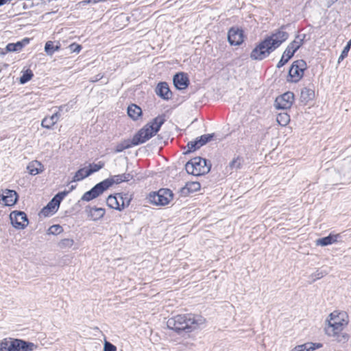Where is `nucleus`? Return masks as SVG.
Wrapping results in <instances>:
<instances>
[{
  "instance_id": "2f4dec72",
  "label": "nucleus",
  "mask_w": 351,
  "mask_h": 351,
  "mask_svg": "<svg viewBox=\"0 0 351 351\" xmlns=\"http://www.w3.org/2000/svg\"><path fill=\"white\" fill-rule=\"evenodd\" d=\"M88 176L89 175H87V169H86L85 168H81L75 173L72 182L80 181Z\"/></svg>"
},
{
  "instance_id": "58836bf2",
  "label": "nucleus",
  "mask_w": 351,
  "mask_h": 351,
  "mask_svg": "<svg viewBox=\"0 0 351 351\" xmlns=\"http://www.w3.org/2000/svg\"><path fill=\"white\" fill-rule=\"evenodd\" d=\"M317 244L320 245L322 246H326V245L332 244L330 234H329L327 237L319 239L317 241Z\"/></svg>"
},
{
  "instance_id": "a19ab883",
  "label": "nucleus",
  "mask_w": 351,
  "mask_h": 351,
  "mask_svg": "<svg viewBox=\"0 0 351 351\" xmlns=\"http://www.w3.org/2000/svg\"><path fill=\"white\" fill-rule=\"evenodd\" d=\"M60 204L55 202L54 199H52L47 204V209H50L52 213H55L59 208Z\"/></svg>"
},
{
  "instance_id": "5701e85b",
  "label": "nucleus",
  "mask_w": 351,
  "mask_h": 351,
  "mask_svg": "<svg viewBox=\"0 0 351 351\" xmlns=\"http://www.w3.org/2000/svg\"><path fill=\"white\" fill-rule=\"evenodd\" d=\"M117 198L118 199L119 204L120 206V211L124 208L128 206L130 204L132 197L128 193H117Z\"/></svg>"
},
{
  "instance_id": "09e8293b",
  "label": "nucleus",
  "mask_w": 351,
  "mask_h": 351,
  "mask_svg": "<svg viewBox=\"0 0 351 351\" xmlns=\"http://www.w3.org/2000/svg\"><path fill=\"white\" fill-rule=\"evenodd\" d=\"M53 213L50 209H47V206H45L41 210V214L45 217H47Z\"/></svg>"
},
{
  "instance_id": "f03ea898",
  "label": "nucleus",
  "mask_w": 351,
  "mask_h": 351,
  "mask_svg": "<svg viewBox=\"0 0 351 351\" xmlns=\"http://www.w3.org/2000/svg\"><path fill=\"white\" fill-rule=\"evenodd\" d=\"M206 319L199 315L183 314L170 317L167 321L168 328L175 331L178 335L189 333L200 328L204 324Z\"/></svg>"
},
{
  "instance_id": "e433bc0d",
  "label": "nucleus",
  "mask_w": 351,
  "mask_h": 351,
  "mask_svg": "<svg viewBox=\"0 0 351 351\" xmlns=\"http://www.w3.org/2000/svg\"><path fill=\"white\" fill-rule=\"evenodd\" d=\"M74 243V241L72 239H64L58 243V246L61 249L66 247H71Z\"/></svg>"
},
{
  "instance_id": "bb28decb",
  "label": "nucleus",
  "mask_w": 351,
  "mask_h": 351,
  "mask_svg": "<svg viewBox=\"0 0 351 351\" xmlns=\"http://www.w3.org/2000/svg\"><path fill=\"white\" fill-rule=\"evenodd\" d=\"M42 164L38 161H34L27 166L29 173L32 176H36L42 171Z\"/></svg>"
},
{
  "instance_id": "ea45409f",
  "label": "nucleus",
  "mask_w": 351,
  "mask_h": 351,
  "mask_svg": "<svg viewBox=\"0 0 351 351\" xmlns=\"http://www.w3.org/2000/svg\"><path fill=\"white\" fill-rule=\"evenodd\" d=\"M69 191H64L58 193L53 198L54 199V201L59 203L60 204V202L62 201V199L69 194Z\"/></svg>"
},
{
  "instance_id": "c85d7f7f",
  "label": "nucleus",
  "mask_w": 351,
  "mask_h": 351,
  "mask_svg": "<svg viewBox=\"0 0 351 351\" xmlns=\"http://www.w3.org/2000/svg\"><path fill=\"white\" fill-rule=\"evenodd\" d=\"M132 146H134L132 144V140H130V139L124 140L123 141H121V143H118L116 145L114 152L116 153H119L126 149H129V148L132 147Z\"/></svg>"
},
{
  "instance_id": "5fc2aeb1",
  "label": "nucleus",
  "mask_w": 351,
  "mask_h": 351,
  "mask_svg": "<svg viewBox=\"0 0 351 351\" xmlns=\"http://www.w3.org/2000/svg\"><path fill=\"white\" fill-rule=\"evenodd\" d=\"M337 1H338V0H330V1H331L330 5H331V4H332V3H334L335 2Z\"/></svg>"
},
{
  "instance_id": "1a4fd4ad",
  "label": "nucleus",
  "mask_w": 351,
  "mask_h": 351,
  "mask_svg": "<svg viewBox=\"0 0 351 351\" xmlns=\"http://www.w3.org/2000/svg\"><path fill=\"white\" fill-rule=\"evenodd\" d=\"M306 69L307 65L304 60L294 61L289 70L287 81L294 83L298 82L303 77Z\"/></svg>"
},
{
  "instance_id": "2eb2a0df",
  "label": "nucleus",
  "mask_w": 351,
  "mask_h": 351,
  "mask_svg": "<svg viewBox=\"0 0 351 351\" xmlns=\"http://www.w3.org/2000/svg\"><path fill=\"white\" fill-rule=\"evenodd\" d=\"M173 82L177 89L184 90L188 87L189 79L186 73L180 72L173 76Z\"/></svg>"
},
{
  "instance_id": "39448f33",
  "label": "nucleus",
  "mask_w": 351,
  "mask_h": 351,
  "mask_svg": "<svg viewBox=\"0 0 351 351\" xmlns=\"http://www.w3.org/2000/svg\"><path fill=\"white\" fill-rule=\"evenodd\" d=\"M34 347L33 343L19 339L5 338L0 341V351H32Z\"/></svg>"
},
{
  "instance_id": "cd10ccee",
  "label": "nucleus",
  "mask_w": 351,
  "mask_h": 351,
  "mask_svg": "<svg viewBox=\"0 0 351 351\" xmlns=\"http://www.w3.org/2000/svg\"><path fill=\"white\" fill-rule=\"evenodd\" d=\"M60 45H54L53 41H47L45 45V51L49 56H52L55 51H59Z\"/></svg>"
},
{
  "instance_id": "49530a36",
  "label": "nucleus",
  "mask_w": 351,
  "mask_h": 351,
  "mask_svg": "<svg viewBox=\"0 0 351 351\" xmlns=\"http://www.w3.org/2000/svg\"><path fill=\"white\" fill-rule=\"evenodd\" d=\"M349 51V49L344 47L341 53V55L338 58V63H340L344 58H346L348 56Z\"/></svg>"
},
{
  "instance_id": "b1692460",
  "label": "nucleus",
  "mask_w": 351,
  "mask_h": 351,
  "mask_svg": "<svg viewBox=\"0 0 351 351\" xmlns=\"http://www.w3.org/2000/svg\"><path fill=\"white\" fill-rule=\"evenodd\" d=\"M315 97L314 90L304 87L301 90L300 98L302 102L307 103L308 101L313 100Z\"/></svg>"
},
{
  "instance_id": "864d4df0",
  "label": "nucleus",
  "mask_w": 351,
  "mask_h": 351,
  "mask_svg": "<svg viewBox=\"0 0 351 351\" xmlns=\"http://www.w3.org/2000/svg\"><path fill=\"white\" fill-rule=\"evenodd\" d=\"M75 187H76V186H75V185H72V186L70 187V189H69V190L68 191H69V193H70L71 191H72L73 190H74V189H75Z\"/></svg>"
},
{
  "instance_id": "423d86ee",
  "label": "nucleus",
  "mask_w": 351,
  "mask_h": 351,
  "mask_svg": "<svg viewBox=\"0 0 351 351\" xmlns=\"http://www.w3.org/2000/svg\"><path fill=\"white\" fill-rule=\"evenodd\" d=\"M328 325L325 327L326 334L332 337L339 343L348 341L349 335L342 332L343 328L348 325V322H335L334 319L327 320Z\"/></svg>"
},
{
  "instance_id": "f704fd0d",
  "label": "nucleus",
  "mask_w": 351,
  "mask_h": 351,
  "mask_svg": "<svg viewBox=\"0 0 351 351\" xmlns=\"http://www.w3.org/2000/svg\"><path fill=\"white\" fill-rule=\"evenodd\" d=\"M63 231V228L61 226L56 224L50 226L47 230L48 234L58 235Z\"/></svg>"
},
{
  "instance_id": "ddd939ff",
  "label": "nucleus",
  "mask_w": 351,
  "mask_h": 351,
  "mask_svg": "<svg viewBox=\"0 0 351 351\" xmlns=\"http://www.w3.org/2000/svg\"><path fill=\"white\" fill-rule=\"evenodd\" d=\"M0 197H1L2 204L6 206H12L18 201L19 195L14 190L2 189L0 191Z\"/></svg>"
},
{
  "instance_id": "c9c22d12",
  "label": "nucleus",
  "mask_w": 351,
  "mask_h": 351,
  "mask_svg": "<svg viewBox=\"0 0 351 351\" xmlns=\"http://www.w3.org/2000/svg\"><path fill=\"white\" fill-rule=\"evenodd\" d=\"M242 158L237 157L234 158L229 164V167L231 170H237L240 169L242 163Z\"/></svg>"
},
{
  "instance_id": "dca6fc26",
  "label": "nucleus",
  "mask_w": 351,
  "mask_h": 351,
  "mask_svg": "<svg viewBox=\"0 0 351 351\" xmlns=\"http://www.w3.org/2000/svg\"><path fill=\"white\" fill-rule=\"evenodd\" d=\"M156 93L158 96L165 100H169L172 97V93L167 82L158 83L156 88Z\"/></svg>"
},
{
  "instance_id": "0eeeda50",
  "label": "nucleus",
  "mask_w": 351,
  "mask_h": 351,
  "mask_svg": "<svg viewBox=\"0 0 351 351\" xmlns=\"http://www.w3.org/2000/svg\"><path fill=\"white\" fill-rule=\"evenodd\" d=\"M173 192L169 189H160L157 192H152L147 199L149 202L156 206L167 205L173 199Z\"/></svg>"
},
{
  "instance_id": "79ce46f5",
  "label": "nucleus",
  "mask_w": 351,
  "mask_h": 351,
  "mask_svg": "<svg viewBox=\"0 0 351 351\" xmlns=\"http://www.w3.org/2000/svg\"><path fill=\"white\" fill-rule=\"evenodd\" d=\"M326 274H327V271H319V270H317V271H316V272L313 273L311 275V276L313 278V280L312 281L315 282L316 280L322 278V277H324Z\"/></svg>"
},
{
  "instance_id": "a18cd8bd",
  "label": "nucleus",
  "mask_w": 351,
  "mask_h": 351,
  "mask_svg": "<svg viewBox=\"0 0 351 351\" xmlns=\"http://www.w3.org/2000/svg\"><path fill=\"white\" fill-rule=\"evenodd\" d=\"M69 47L71 51L75 53H79L82 49V46L75 43L71 44Z\"/></svg>"
},
{
  "instance_id": "412c9836",
  "label": "nucleus",
  "mask_w": 351,
  "mask_h": 351,
  "mask_svg": "<svg viewBox=\"0 0 351 351\" xmlns=\"http://www.w3.org/2000/svg\"><path fill=\"white\" fill-rule=\"evenodd\" d=\"M109 183L106 180H104L97 184H95L91 189V192L93 194V196L97 198L100 195H101L105 191L109 189Z\"/></svg>"
},
{
  "instance_id": "72a5a7b5",
  "label": "nucleus",
  "mask_w": 351,
  "mask_h": 351,
  "mask_svg": "<svg viewBox=\"0 0 351 351\" xmlns=\"http://www.w3.org/2000/svg\"><path fill=\"white\" fill-rule=\"evenodd\" d=\"M33 76V72L30 69L26 70L20 77V83L22 84L27 83Z\"/></svg>"
},
{
  "instance_id": "de8ad7c7",
  "label": "nucleus",
  "mask_w": 351,
  "mask_h": 351,
  "mask_svg": "<svg viewBox=\"0 0 351 351\" xmlns=\"http://www.w3.org/2000/svg\"><path fill=\"white\" fill-rule=\"evenodd\" d=\"M58 110L57 112H60V117L61 116L62 112H69V110H70V108L68 106V104L60 106L59 107H58Z\"/></svg>"
},
{
  "instance_id": "473e14b6",
  "label": "nucleus",
  "mask_w": 351,
  "mask_h": 351,
  "mask_svg": "<svg viewBox=\"0 0 351 351\" xmlns=\"http://www.w3.org/2000/svg\"><path fill=\"white\" fill-rule=\"evenodd\" d=\"M105 163L99 161L98 163H92L89 165V169H87V175L90 176L95 172L98 171L104 167Z\"/></svg>"
},
{
  "instance_id": "393cba45",
  "label": "nucleus",
  "mask_w": 351,
  "mask_h": 351,
  "mask_svg": "<svg viewBox=\"0 0 351 351\" xmlns=\"http://www.w3.org/2000/svg\"><path fill=\"white\" fill-rule=\"evenodd\" d=\"M334 319L335 322H348V315L346 312L334 311L330 314L328 320Z\"/></svg>"
},
{
  "instance_id": "603ef678",
  "label": "nucleus",
  "mask_w": 351,
  "mask_h": 351,
  "mask_svg": "<svg viewBox=\"0 0 351 351\" xmlns=\"http://www.w3.org/2000/svg\"><path fill=\"white\" fill-rule=\"evenodd\" d=\"M345 47L350 49V48H351V39L347 43V44L345 46Z\"/></svg>"
},
{
  "instance_id": "3c124183",
  "label": "nucleus",
  "mask_w": 351,
  "mask_h": 351,
  "mask_svg": "<svg viewBox=\"0 0 351 351\" xmlns=\"http://www.w3.org/2000/svg\"><path fill=\"white\" fill-rule=\"evenodd\" d=\"M12 0H0V7L10 3Z\"/></svg>"
},
{
  "instance_id": "f8f14e48",
  "label": "nucleus",
  "mask_w": 351,
  "mask_h": 351,
  "mask_svg": "<svg viewBox=\"0 0 351 351\" xmlns=\"http://www.w3.org/2000/svg\"><path fill=\"white\" fill-rule=\"evenodd\" d=\"M293 101V93L288 91L276 99L275 107L277 109L287 110L292 106Z\"/></svg>"
},
{
  "instance_id": "20e7f679",
  "label": "nucleus",
  "mask_w": 351,
  "mask_h": 351,
  "mask_svg": "<svg viewBox=\"0 0 351 351\" xmlns=\"http://www.w3.org/2000/svg\"><path fill=\"white\" fill-rule=\"evenodd\" d=\"M210 162L201 157H195L185 165L186 172L195 176L208 173L210 171Z\"/></svg>"
},
{
  "instance_id": "aec40b11",
  "label": "nucleus",
  "mask_w": 351,
  "mask_h": 351,
  "mask_svg": "<svg viewBox=\"0 0 351 351\" xmlns=\"http://www.w3.org/2000/svg\"><path fill=\"white\" fill-rule=\"evenodd\" d=\"M60 112H54L51 116L47 117L42 120L41 125L47 129H51L59 120Z\"/></svg>"
},
{
  "instance_id": "6ab92c4d",
  "label": "nucleus",
  "mask_w": 351,
  "mask_h": 351,
  "mask_svg": "<svg viewBox=\"0 0 351 351\" xmlns=\"http://www.w3.org/2000/svg\"><path fill=\"white\" fill-rule=\"evenodd\" d=\"M133 179V176L130 173H123L119 175L113 176L109 178L106 179L110 184V187L114 184H120L123 182H128Z\"/></svg>"
},
{
  "instance_id": "4468645a",
  "label": "nucleus",
  "mask_w": 351,
  "mask_h": 351,
  "mask_svg": "<svg viewBox=\"0 0 351 351\" xmlns=\"http://www.w3.org/2000/svg\"><path fill=\"white\" fill-rule=\"evenodd\" d=\"M228 40L231 45H240L243 41V31L238 27H232L228 34Z\"/></svg>"
},
{
  "instance_id": "4c0bfd02",
  "label": "nucleus",
  "mask_w": 351,
  "mask_h": 351,
  "mask_svg": "<svg viewBox=\"0 0 351 351\" xmlns=\"http://www.w3.org/2000/svg\"><path fill=\"white\" fill-rule=\"evenodd\" d=\"M305 346V351H313L317 348L322 347V344L320 343H306L303 344Z\"/></svg>"
},
{
  "instance_id": "8fccbe9b",
  "label": "nucleus",
  "mask_w": 351,
  "mask_h": 351,
  "mask_svg": "<svg viewBox=\"0 0 351 351\" xmlns=\"http://www.w3.org/2000/svg\"><path fill=\"white\" fill-rule=\"evenodd\" d=\"M330 234L331 237V243H332L337 242L338 241V239L341 237L340 234Z\"/></svg>"
},
{
  "instance_id": "c03bdc74",
  "label": "nucleus",
  "mask_w": 351,
  "mask_h": 351,
  "mask_svg": "<svg viewBox=\"0 0 351 351\" xmlns=\"http://www.w3.org/2000/svg\"><path fill=\"white\" fill-rule=\"evenodd\" d=\"M104 351H117V347L110 342L104 343Z\"/></svg>"
},
{
  "instance_id": "f3484780",
  "label": "nucleus",
  "mask_w": 351,
  "mask_h": 351,
  "mask_svg": "<svg viewBox=\"0 0 351 351\" xmlns=\"http://www.w3.org/2000/svg\"><path fill=\"white\" fill-rule=\"evenodd\" d=\"M200 184L198 182H190L186 183L185 186L180 189L181 196L186 197L190 193L196 192L200 189Z\"/></svg>"
},
{
  "instance_id": "6e6552de",
  "label": "nucleus",
  "mask_w": 351,
  "mask_h": 351,
  "mask_svg": "<svg viewBox=\"0 0 351 351\" xmlns=\"http://www.w3.org/2000/svg\"><path fill=\"white\" fill-rule=\"evenodd\" d=\"M304 37L305 35H303L302 38H300V36H298L294 40L289 44L277 64V68L283 66L293 56L294 53L302 45Z\"/></svg>"
},
{
  "instance_id": "7c9ffc66",
  "label": "nucleus",
  "mask_w": 351,
  "mask_h": 351,
  "mask_svg": "<svg viewBox=\"0 0 351 351\" xmlns=\"http://www.w3.org/2000/svg\"><path fill=\"white\" fill-rule=\"evenodd\" d=\"M277 122L282 126L287 125L290 121V117L287 112L279 113L276 117Z\"/></svg>"
},
{
  "instance_id": "a211bd4d",
  "label": "nucleus",
  "mask_w": 351,
  "mask_h": 351,
  "mask_svg": "<svg viewBox=\"0 0 351 351\" xmlns=\"http://www.w3.org/2000/svg\"><path fill=\"white\" fill-rule=\"evenodd\" d=\"M29 38H25L15 43H8L5 47V50L7 52L21 51L25 46L29 44Z\"/></svg>"
},
{
  "instance_id": "9b49d317",
  "label": "nucleus",
  "mask_w": 351,
  "mask_h": 351,
  "mask_svg": "<svg viewBox=\"0 0 351 351\" xmlns=\"http://www.w3.org/2000/svg\"><path fill=\"white\" fill-rule=\"evenodd\" d=\"M214 134H207L202 135L197 138L195 141H190L187 143V150L184 152L185 154L194 152L201 147L210 142L214 137Z\"/></svg>"
},
{
  "instance_id": "c756f323",
  "label": "nucleus",
  "mask_w": 351,
  "mask_h": 351,
  "mask_svg": "<svg viewBox=\"0 0 351 351\" xmlns=\"http://www.w3.org/2000/svg\"><path fill=\"white\" fill-rule=\"evenodd\" d=\"M106 204L109 207L120 211V206L118 199L117 198V195H110L106 199Z\"/></svg>"
},
{
  "instance_id": "a878e982",
  "label": "nucleus",
  "mask_w": 351,
  "mask_h": 351,
  "mask_svg": "<svg viewBox=\"0 0 351 351\" xmlns=\"http://www.w3.org/2000/svg\"><path fill=\"white\" fill-rule=\"evenodd\" d=\"M105 209L101 208H92L90 209L88 216L93 221L98 220L104 217Z\"/></svg>"
},
{
  "instance_id": "4be33fe9",
  "label": "nucleus",
  "mask_w": 351,
  "mask_h": 351,
  "mask_svg": "<svg viewBox=\"0 0 351 351\" xmlns=\"http://www.w3.org/2000/svg\"><path fill=\"white\" fill-rule=\"evenodd\" d=\"M128 114L133 120H137L142 115L141 108L136 104H130L128 107Z\"/></svg>"
},
{
  "instance_id": "7ed1b4c3",
  "label": "nucleus",
  "mask_w": 351,
  "mask_h": 351,
  "mask_svg": "<svg viewBox=\"0 0 351 351\" xmlns=\"http://www.w3.org/2000/svg\"><path fill=\"white\" fill-rule=\"evenodd\" d=\"M165 121L164 114L158 115L153 119L134 135L132 144L136 146L147 141L160 130Z\"/></svg>"
},
{
  "instance_id": "37998d69",
  "label": "nucleus",
  "mask_w": 351,
  "mask_h": 351,
  "mask_svg": "<svg viewBox=\"0 0 351 351\" xmlns=\"http://www.w3.org/2000/svg\"><path fill=\"white\" fill-rule=\"evenodd\" d=\"M93 199H95V197L93 196V194L92 193L90 190H89L88 191H86L81 197V199L82 201H86V202H89Z\"/></svg>"
},
{
  "instance_id": "f257e3e1",
  "label": "nucleus",
  "mask_w": 351,
  "mask_h": 351,
  "mask_svg": "<svg viewBox=\"0 0 351 351\" xmlns=\"http://www.w3.org/2000/svg\"><path fill=\"white\" fill-rule=\"evenodd\" d=\"M281 29L273 32L261 41L251 52L250 58L255 60H262L279 47L288 39L289 34Z\"/></svg>"
},
{
  "instance_id": "9d476101",
  "label": "nucleus",
  "mask_w": 351,
  "mask_h": 351,
  "mask_svg": "<svg viewBox=\"0 0 351 351\" xmlns=\"http://www.w3.org/2000/svg\"><path fill=\"white\" fill-rule=\"evenodd\" d=\"M12 225L16 229L23 230L28 225L27 215L23 211L14 210L10 215Z\"/></svg>"
}]
</instances>
